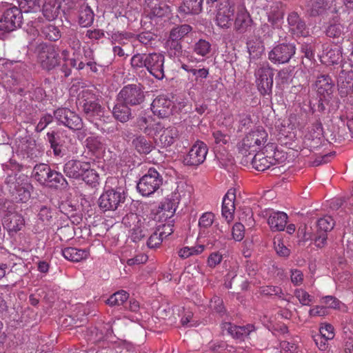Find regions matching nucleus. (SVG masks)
Instances as JSON below:
<instances>
[{
	"label": "nucleus",
	"mask_w": 353,
	"mask_h": 353,
	"mask_svg": "<svg viewBox=\"0 0 353 353\" xmlns=\"http://www.w3.org/2000/svg\"><path fill=\"white\" fill-rule=\"evenodd\" d=\"M78 105L85 118L92 123L101 119L104 114L105 109L100 104L98 96L92 90H83L79 94Z\"/></svg>",
	"instance_id": "nucleus-1"
},
{
	"label": "nucleus",
	"mask_w": 353,
	"mask_h": 353,
	"mask_svg": "<svg viewBox=\"0 0 353 353\" xmlns=\"http://www.w3.org/2000/svg\"><path fill=\"white\" fill-rule=\"evenodd\" d=\"M268 133L263 128L252 130L238 144V150L244 156L257 152L268 141Z\"/></svg>",
	"instance_id": "nucleus-2"
},
{
	"label": "nucleus",
	"mask_w": 353,
	"mask_h": 353,
	"mask_svg": "<svg viewBox=\"0 0 353 353\" xmlns=\"http://www.w3.org/2000/svg\"><path fill=\"white\" fill-rule=\"evenodd\" d=\"M38 61L41 68L51 70L60 64L61 57L57 46L47 43H41L36 48Z\"/></svg>",
	"instance_id": "nucleus-3"
},
{
	"label": "nucleus",
	"mask_w": 353,
	"mask_h": 353,
	"mask_svg": "<svg viewBox=\"0 0 353 353\" xmlns=\"http://www.w3.org/2000/svg\"><path fill=\"white\" fill-rule=\"evenodd\" d=\"M163 179L155 168H150L139 181L137 188L140 194L148 196L154 194L162 185Z\"/></svg>",
	"instance_id": "nucleus-4"
},
{
	"label": "nucleus",
	"mask_w": 353,
	"mask_h": 353,
	"mask_svg": "<svg viewBox=\"0 0 353 353\" xmlns=\"http://www.w3.org/2000/svg\"><path fill=\"white\" fill-rule=\"evenodd\" d=\"M258 90L263 95H270L273 86L274 70L269 63L263 62L255 70Z\"/></svg>",
	"instance_id": "nucleus-5"
},
{
	"label": "nucleus",
	"mask_w": 353,
	"mask_h": 353,
	"mask_svg": "<svg viewBox=\"0 0 353 353\" xmlns=\"http://www.w3.org/2000/svg\"><path fill=\"white\" fill-rule=\"evenodd\" d=\"M296 53V46L292 43H281L275 45L268 52V59L274 64L288 63Z\"/></svg>",
	"instance_id": "nucleus-6"
},
{
	"label": "nucleus",
	"mask_w": 353,
	"mask_h": 353,
	"mask_svg": "<svg viewBox=\"0 0 353 353\" xmlns=\"http://www.w3.org/2000/svg\"><path fill=\"white\" fill-rule=\"evenodd\" d=\"M125 200L123 191L110 189L105 191L99 199V206L103 212L114 211L122 205Z\"/></svg>",
	"instance_id": "nucleus-7"
},
{
	"label": "nucleus",
	"mask_w": 353,
	"mask_h": 353,
	"mask_svg": "<svg viewBox=\"0 0 353 353\" xmlns=\"http://www.w3.org/2000/svg\"><path fill=\"white\" fill-rule=\"evenodd\" d=\"M144 100V92L141 85L137 84L124 86L119 92L117 98V101L131 106L140 105Z\"/></svg>",
	"instance_id": "nucleus-8"
},
{
	"label": "nucleus",
	"mask_w": 353,
	"mask_h": 353,
	"mask_svg": "<svg viewBox=\"0 0 353 353\" xmlns=\"http://www.w3.org/2000/svg\"><path fill=\"white\" fill-rule=\"evenodd\" d=\"M22 19L23 16L20 9L17 7L7 9L0 18V35L19 28L22 23Z\"/></svg>",
	"instance_id": "nucleus-9"
},
{
	"label": "nucleus",
	"mask_w": 353,
	"mask_h": 353,
	"mask_svg": "<svg viewBox=\"0 0 353 353\" xmlns=\"http://www.w3.org/2000/svg\"><path fill=\"white\" fill-rule=\"evenodd\" d=\"M131 220L136 221L130 230V238L134 242H138L150 234L156 225V221L151 219L139 218L137 215H130Z\"/></svg>",
	"instance_id": "nucleus-10"
},
{
	"label": "nucleus",
	"mask_w": 353,
	"mask_h": 353,
	"mask_svg": "<svg viewBox=\"0 0 353 353\" xmlns=\"http://www.w3.org/2000/svg\"><path fill=\"white\" fill-rule=\"evenodd\" d=\"M232 25L234 30L238 34L251 31L254 21L245 6L236 5Z\"/></svg>",
	"instance_id": "nucleus-11"
},
{
	"label": "nucleus",
	"mask_w": 353,
	"mask_h": 353,
	"mask_svg": "<svg viewBox=\"0 0 353 353\" xmlns=\"http://www.w3.org/2000/svg\"><path fill=\"white\" fill-rule=\"evenodd\" d=\"M57 121L73 130H79L83 128L81 118L74 112L66 108H58L54 112Z\"/></svg>",
	"instance_id": "nucleus-12"
},
{
	"label": "nucleus",
	"mask_w": 353,
	"mask_h": 353,
	"mask_svg": "<svg viewBox=\"0 0 353 353\" xmlns=\"http://www.w3.org/2000/svg\"><path fill=\"white\" fill-rule=\"evenodd\" d=\"M165 56L160 52L148 53L145 68L154 78L162 80L165 77Z\"/></svg>",
	"instance_id": "nucleus-13"
},
{
	"label": "nucleus",
	"mask_w": 353,
	"mask_h": 353,
	"mask_svg": "<svg viewBox=\"0 0 353 353\" xmlns=\"http://www.w3.org/2000/svg\"><path fill=\"white\" fill-rule=\"evenodd\" d=\"M236 5L229 1L220 3L216 15V22L221 28L228 29L232 26Z\"/></svg>",
	"instance_id": "nucleus-14"
},
{
	"label": "nucleus",
	"mask_w": 353,
	"mask_h": 353,
	"mask_svg": "<svg viewBox=\"0 0 353 353\" xmlns=\"http://www.w3.org/2000/svg\"><path fill=\"white\" fill-rule=\"evenodd\" d=\"M9 208L10 210L3 217V225L9 234L13 236L23 228L25 221L20 214L12 210V207Z\"/></svg>",
	"instance_id": "nucleus-15"
},
{
	"label": "nucleus",
	"mask_w": 353,
	"mask_h": 353,
	"mask_svg": "<svg viewBox=\"0 0 353 353\" xmlns=\"http://www.w3.org/2000/svg\"><path fill=\"white\" fill-rule=\"evenodd\" d=\"M208 151L207 145L203 142L197 141L191 148L184 162L188 165L197 166L204 162Z\"/></svg>",
	"instance_id": "nucleus-16"
},
{
	"label": "nucleus",
	"mask_w": 353,
	"mask_h": 353,
	"mask_svg": "<svg viewBox=\"0 0 353 353\" xmlns=\"http://www.w3.org/2000/svg\"><path fill=\"white\" fill-rule=\"evenodd\" d=\"M88 162L71 159L63 166V172L69 178L79 179L89 168Z\"/></svg>",
	"instance_id": "nucleus-17"
},
{
	"label": "nucleus",
	"mask_w": 353,
	"mask_h": 353,
	"mask_svg": "<svg viewBox=\"0 0 353 353\" xmlns=\"http://www.w3.org/2000/svg\"><path fill=\"white\" fill-rule=\"evenodd\" d=\"M151 109L154 115L165 118L172 113V102L167 97L159 95L153 100Z\"/></svg>",
	"instance_id": "nucleus-18"
},
{
	"label": "nucleus",
	"mask_w": 353,
	"mask_h": 353,
	"mask_svg": "<svg viewBox=\"0 0 353 353\" xmlns=\"http://www.w3.org/2000/svg\"><path fill=\"white\" fill-rule=\"evenodd\" d=\"M145 10L150 18H161L168 15L170 10L163 0H145Z\"/></svg>",
	"instance_id": "nucleus-19"
},
{
	"label": "nucleus",
	"mask_w": 353,
	"mask_h": 353,
	"mask_svg": "<svg viewBox=\"0 0 353 353\" xmlns=\"http://www.w3.org/2000/svg\"><path fill=\"white\" fill-rule=\"evenodd\" d=\"M288 23L290 32L296 36L307 37L309 34V29L305 22L296 12H290L288 16Z\"/></svg>",
	"instance_id": "nucleus-20"
},
{
	"label": "nucleus",
	"mask_w": 353,
	"mask_h": 353,
	"mask_svg": "<svg viewBox=\"0 0 353 353\" xmlns=\"http://www.w3.org/2000/svg\"><path fill=\"white\" fill-rule=\"evenodd\" d=\"M137 127L146 135L155 138L157 132L161 129V123L155 122L150 116H140L137 119Z\"/></svg>",
	"instance_id": "nucleus-21"
},
{
	"label": "nucleus",
	"mask_w": 353,
	"mask_h": 353,
	"mask_svg": "<svg viewBox=\"0 0 353 353\" xmlns=\"http://www.w3.org/2000/svg\"><path fill=\"white\" fill-rule=\"evenodd\" d=\"M235 189H230L223 197L222 203V215L229 223L234 218L235 210L234 200L236 198Z\"/></svg>",
	"instance_id": "nucleus-22"
},
{
	"label": "nucleus",
	"mask_w": 353,
	"mask_h": 353,
	"mask_svg": "<svg viewBox=\"0 0 353 353\" xmlns=\"http://www.w3.org/2000/svg\"><path fill=\"white\" fill-rule=\"evenodd\" d=\"M341 48L336 45L325 44L323 46L322 61L327 64H337L341 59Z\"/></svg>",
	"instance_id": "nucleus-23"
},
{
	"label": "nucleus",
	"mask_w": 353,
	"mask_h": 353,
	"mask_svg": "<svg viewBox=\"0 0 353 353\" xmlns=\"http://www.w3.org/2000/svg\"><path fill=\"white\" fill-rule=\"evenodd\" d=\"M223 327L233 338L239 340H244L254 330V327L252 324L239 326L230 323H226L224 324Z\"/></svg>",
	"instance_id": "nucleus-24"
},
{
	"label": "nucleus",
	"mask_w": 353,
	"mask_h": 353,
	"mask_svg": "<svg viewBox=\"0 0 353 353\" xmlns=\"http://www.w3.org/2000/svg\"><path fill=\"white\" fill-rule=\"evenodd\" d=\"M315 88L318 94L325 98L332 94L334 82L328 74H321L317 77Z\"/></svg>",
	"instance_id": "nucleus-25"
},
{
	"label": "nucleus",
	"mask_w": 353,
	"mask_h": 353,
	"mask_svg": "<svg viewBox=\"0 0 353 353\" xmlns=\"http://www.w3.org/2000/svg\"><path fill=\"white\" fill-rule=\"evenodd\" d=\"M62 256L68 261L72 262H79L86 259L90 252L88 249H81L74 247H67L61 250Z\"/></svg>",
	"instance_id": "nucleus-26"
},
{
	"label": "nucleus",
	"mask_w": 353,
	"mask_h": 353,
	"mask_svg": "<svg viewBox=\"0 0 353 353\" xmlns=\"http://www.w3.org/2000/svg\"><path fill=\"white\" fill-rule=\"evenodd\" d=\"M159 134V141L162 147H168L174 143L179 137L178 130L175 127L165 128L161 125V129L157 132V136Z\"/></svg>",
	"instance_id": "nucleus-27"
},
{
	"label": "nucleus",
	"mask_w": 353,
	"mask_h": 353,
	"mask_svg": "<svg viewBox=\"0 0 353 353\" xmlns=\"http://www.w3.org/2000/svg\"><path fill=\"white\" fill-rule=\"evenodd\" d=\"M288 221V215L283 212H272L269 215L268 223L272 231H283Z\"/></svg>",
	"instance_id": "nucleus-28"
},
{
	"label": "nucleus",
	"mask_w": 353,
	"mask_h": 353,
	"mask_svg": "<svg viewBox=\"0 0 353 353\" xmlns=\"http://www.w3.org/2000/svg\"><path fill=\"white\" fill-rule=\"evenodd\" d=\"M131 145L139 154H149L154 148L152 142L143 135H134Z\"/></svg>",
	"instance_id": "nucleus-29"
},
{
	"label": "nucleus",
	"mask_w": 353,
	"mask_h": 353,
	"mask_svg": "<svg viewBox=\"0 0 353 353\" xmlns=\"http://www.w3.org/2000/svg\"><path fill=\"white\" fill-rule=\"evenodd\" d=\"M112 109V114L115 119L121 123H125L132 118V111L128 105L117 101Z\"/></svg>",
	"instance_id": "nucleus-30"
},
{
	"label": "nucleus",
	"mask_w": 353,
	"mask_h": 353,
	"mask_svg": "<svg viewBox=\"0 0 353 353\" xmlns=\"http://www.w3.org/2000/svg\"><path fill=\"white\" fill-rule=\"evenodd\" d=\"M276 160L271 157H265L263 153H257L252 160V165L258 171H264L274 165Z\"/></svg>",
	"instance_id": "nucleus-31"
},
{
	"label": "nucleus",
	"mask_w": 353,
	"mask_h": 353,
	"mask_svg": "<svg viewBox=\"0 0 353 353\" xmlns=\"http://www.w3.org/2000/svg\"><path fill=\"white\" fill-rule=\"evenodd\" d=\"M50 167L45 163L37 164L32 171V176L41 185H46L49 174L51 173Z\"/></svg>",
	"instance_id": "nucleus-32"
},
{
	"label": "nucleus",
	"mask_w": 353,
	"mask_h": 353,
	"mask_svg": "<svg viewBox=\"0 0 353 353\" xmlns=\"http://www.w3.org/2000/svg\"><path fill=\"white\" fill-rule=\"evenodd\" d=\"M60 5L57 0H44L42 8L43 16L49 21L55 19L59 13Z\"/></svg>",
	"instance_id": "nucleus-33"
},
{
	"label": "nucleus",
	"mask_w": 353,
	"mask_h": 353,
	"mask_svg": "<svg viewBox=\"0 0 353 353\" xmlns=\"http://www.w3.org/2000/svg\"><path fill=\"white\" fill-rule=\"evenodd\" d=\"M203 0H184L179 11L185 14H196L202 10Z\"/></svg>",
	"instance_id": "nucleus-34"
},
{
	"label": "nucleus",
	"mask_w": 353,
	"mask_h": 353,
	"mask_svg": "<svg viewBox=\"0 0 353 353\" xmlns=\"http://www.w3.org/2000/svg\"><path fill=\"white\" fill-rule=\"evenodd\" d=\"M94 21V12L88 5H81L79 13V23L82 27L90 26Z\"/></svg>",
	"instance_id": "nucleus-35"
},
{
	"label": "nucleus",
	"mask_w": 353,
	"mask_h": 353,
	"mask_svg": "<svg viewBox=\"0 0 353 353\" xmlns=\"http://www.w3.org/2000/svg\"><path fill=\"white\" fill-rule=\"evenodd\" d=\"M41 34L45 39L51 41H57L61 37V31L59 28L50 23L46 24L43 26Z\"/></svg>",
	"instance_id": "nucleus-36"
},
{
	"label": "nucleus",
	"mask_w": 353,
	"mask_h": 353,
	"mask_svg": "<svg viewBox=\"0 0 353 353\" xmlns=\"http://www.w3.org/2000/svg\"><path fill=\"white\" fill-rule=\"evenodd\" d=\"M48 178L46 185L50 187L64 188L68 185L66 179L61 172L51 170V173L49 174Z\"/></svg>",
	"instance_id": "nucleus-37"
},
{
	"label": "nucleus",
	"mask_w": 353,
	"mask_h": 353,
	"mask_svg": "<svg viewBox=\"0 0 353 353\" xmlns=\"http://www.w3.org/2000/svg\"><path fill=\"white\" fill-rule=\"evenodd\" d=\"M327 5V0H312L307 4V11L311 16H317L325 12Z\"/></svg>",
	"instance_id": "nucleus-38"
},
{
	"label": "nucleus",
	"mask_w": 353,
	"mask_h": 353,
	"mask_svg": "<svg viewBox=\"0 0 353 353\" xmlns=\"http://www.w3.org/2000/svg\"><path fill=\"white\" fill-rule=\"evenodd\" d=\"M211 238L214 242V245L217 248L223 247L225 245L226 240L229 239L226 231H224L222 227L215 225V230L211 234Z\"/></svg>",
	"instance_id": "nucleus-39"
},
{
	"label": "nucleus",
	"mask_w": 353,
	"mask_h": 353,
	"mask_svg": "<svg viewBox=\"0 0 353 353\" xmlns=\"http://www.w3.org/2000/svg\"><path fill=\"white\" fill-rule=\"evenodd\" d=\"M128 298L129 294L127 292L120 290L111 295L106 303L110 306H119L125 303Z\"/></svg>",
	"instance_id": "nucleus-40"
},
{
	"label": "nucleus",
	"mask_w": 353,
	"mask_h": 353,
	"mask_svg": "<svg viewBox=\"0 0 353 353\" xmlns=\"http://www.w3.org/2000/svg\"><path fill=\"white\" fill-rule=\"evenodd\" d=\"M211 44L204 39H199L193 46V52L199 56L205 57L210 53Z\"/></svg>",
	"instance_id": "nucleus-41"
},
{
	"label": "nucleus",
	"mask_w": 353,
	"mask_h": 353,
	"mask_svg": "<svg viewBox=\"0 0 353 353\" xmlns=\"http://www.w3.org/2000/svg\"><path fill=\"white\" fill-rule=\"evenodd\" d=\"M294 294L302 305L309 306L314 302V297L302 288L295 289Z\"/></svg>",
	"instance_id": "nucleus-42"
},
{
	"label": "nucleus",
	"mask_w": 353,
	"mask_h": 353,
	"mask_svg": "<svg viewBox=\"0 0 353 353\" xmlns=\"http://www.w3.org/2000/svg\"><path fill=\"white\" fill-rule=\"evenodd\" d=\"M81 179L89 185L95 188L99 184V176L97 172L93 169L90 168L89 163V168L83 174Z\"/></svg>",
	"instance_id": "nucleus-43"
},
{
	"label": "nucleus",
	"mask_w": 353,
	"mask_h": 353,
	"mask_svg": "<svg viewBox=\"0 0 353 353\" xmlns=\"http://www.w3.org/2000/svg\"><path fill=\"white\" fill-rule=\"evenodd\" d=\"M192 27L188 24H183L173 28L170 34V37L173 40L180 41L183 37L192 31Z\"/></svg>",
	"instance_id": "nucleus-44"
},
{
	"label": "nucleus",
	"mask_w": 353,
	"mask_h": 353,
	"mask_svg": "<svg viewBox=\"0 0 353 353\" xmlns=\"http://www.w3.org/2000/svg\"><path fill=\"white\" fill-rule=\"evenodd\" d=\"M334 226V221L330 216L320 218L317 221V227L319 232L327 233L332 230Z\"/></svg>",
	"instance_id": "nucleus-45"
},
{
	"label": "nucleus",
	"mask_w": 353,
	"mask_h": 353,
	"mask_svg": "<svg viewBox=\"0 0 353 353\" xmlns=\"http://www.w3.org/2000/svg\"><path fill=\"white\" fill-rule=\"evenodd\" d=\"M176 207L174 203L169 199L165 200L159 207L158 215L164 216V213L167 212V217H172L175 213Z\"/></svg>",
	"instance_id": "nucleus-46"
},
{
	"label": "nucleus",
	"mask_w": 353,
	"mask_h": 353,
	"mask_svg": "<svg viewBox=\"0 0 353 353\" xmlns=\"http://www.w3.org/2000/svg\"><path fill=\"white\" fill-rule=\"evenodd\" d=\"M147 54L137 53L134 54L130 60V64L134 70H139L146 66Z\"/></svg>",
	"instance_id": "nucleus-47"
},
{
	"label": "nucleus",
	"mask_w": 353,
	"mask_h": 353,
	"mask_svg": "<svg viewBox=\"0 0 353 353\" xmlns=\"http://www.w3.org/2000/svg\"><path fill=\"white\" fill-rule=\"evenodd\" d=\"M260 292L265 296H276L280 299H285L282 289L278 286H263L261 288Z\"/></svg>",
	"instance_id": "nucleus-48"
},
{
	"label": "nucleus",
	"mask_w": 353,
	"mask_h": 353,
	"mask_svg": "<svg viewBox=\"0 0 353 353\" xmlns=\"http://www.w3.org/2000/svg\"><path fill=\"white\" fill-rule=\"evenodd\" d=\"M343 34V26L340 23L330 25L326 29V34L329 37L339 38Z\"/></svg>",
	"instance_id": "nucleus-49"
},
{
	"label": "nucleus",
	"mask_w": 353,
	"mask_h": 353,
	"mask_svg": "<svg viewBox=\"0 0 353 353\" xmlns=\"http://www.w3.org/2000/svg\"><path fill=\"white\" fill-rule=\"evenodd\" d=\"M134 34L128 32H114L112 36V40L119 44H125V41L130 40L134 37Z\"/></svg>",
	"instance_id": "nucleus-50"
},
{
	"label": "nucleus",
	"mask_w": 353,
	"mask_h": 353,
	"mask_svg": "<svg viewBox=\"0 0 353 353\" xmlns=\"http://www.w3.org/2000/svg\"><path fill=\"white\" fill-rule=\"evenodd\" d=\"M319 332L320 335L327 339H333L335 336L334 327L331 324L327 323H321Z\"/></svg>",
	"instance_id": "nucleus-51"
},
{
	"label": "nucleus",
	"mask_w": 353,
	"mask_h": 353,
	"mask_svg": "<svg viewBox=\"0 0 353 353\" xmlns=\"http://www.w3.org/2000/svg\"><path fill=\"white\" fill-rule=\"evenodd\" d=\"M19 2L25 12H32L39 8V0H19Z\"/></svg>",
	"instance_id": "nucleus-52"
},
{
	"label": "nucleus",
	"mask_w": 353,
	"mask_h": 353,
	"mask_svg": "<svg viewBox=\"0 0 353 353\" xmlns=\"http://www.w3.org/2000/svg\"><path fill=\"white\" fill-rule=\"evenodd\" d=\"M214 220V214L212 212H205L203 213L199 220V226L201 228H208L210 227Z\"/></svg>",
	"instance_id": "nucleus-53"
},
{
	"label": "nucleus",
	"mask_w": 353,
	"mask_h": 353,
	"mask_svg": "<svg viewBox=\"0 0 353 353\" xmlns=\"http://www.w3.org/2000/svg\"><path fill=\"white\" fill-rule=\"evenodd\" d=\"M290 280L294 286L301 285L304 281L303 272L299 269H291Z\"/></svg>",
	"instance_id": "nucleus-54"
},
{
	"label": "nucleus",
	"mask_w": 353,
	"mask_h": 353,
	"mask_svg": "<svg viewBox=\"0 0 353 353\" xmlns=\"http://www.w3.org/2000/svg\"><path fill=\"white\" fill-rule=\"evenodd\" d=\"M191 74L194 77V80L196 82L203 83V79H205L209 76V69L206 68H193L191 70Z\"/></svg>",
	"instance_id": "nucleus-55"
},
{
	"label": "nucleus",
	"mask_w": 353,
	"mask_h": 353,
	"mask_svg": "<svg viewBox=\"0 0 353 353\" xmlns=\"http://www.w3.org/2000/svg\"><path fill=\"white\" fill-rule=\"evenodd\" d=\"M274 249L276 253L283 257H288L290 254V250L283 244L281 239H274Z\"/></svg>",
	"instance_id": "nucleus-56"
},
{
	"label": "nucleus",
	"mask_w": 353,
	"mask_h": 353,
	"mask_svg": "<svg viewBox=\"0 0 353 353\" xmlns=\"http://www.w3.org/2000/svg\"><path fill=\"white\" fill-rule=\"evenodd\" d=\"M166 43L171 55H179L181 52L182 47L179 40L169 37Z\"/></svg>",
	"instance_id": "nucleus-57"
},
{
	"label": "nucleus",
	"mask_w": 353,
	"mask_h": 353,
	"mask_svg": "<svg viewBox=\"0 0 353 353\" xmlns=\"http://www.w3.org/2000/svg\"><path fill=\"white\" fill-rule=\"evenodd\" d=\"M38 217L39 220L43 223V224L48 225L52 217L50 208L46 205L41 207Z\"/></svg>",
	"instance_id": "nucleus-58"
},
{
	"label": "nucleus",
	"mask_w": 353,
	"mask_h": 353,
	"mask_svg": "<svg viewBox=\"0 0 353 353\" xmlns=\"http://www.w3.org/2000/svg\"><path fill=\"white\" fill-rule=\"evenodd\" d=\"M30 186L28 183H25L23 186L16 188V185L14 188H16V194L18 196L16 198H18L20 201L22 202H25L26 200H28L30 196V193L28 190V188Z\"/></svg>",
	"instance_id": "nucleus-59"
},
{
	"label": "nucleus",
	"mask_w": 353,
	"mask_h": 353,
	"mask_svg": "<svg viewBox=\"0 0 353 353\" xmlns=\"http://www.w3.org/2000/svg\"><path fill=\"white\" fill-rule=\"evenodd\" d=\"M244 225L241 223H236L232 230V238L237 241H241L244 237Z\"/></svg>",
	"instance_id": "nucleus-60"
},
{
	"label": "nucleus",
	"mask_w": 353,
	"mask_h": 353,
	"mask_svg": "<svg viewBox=\"0 0 353 353\" xmlns=\"http://www.w3.org/2000/svg\"><path fill=\"white\" fill-rule=\"evenodd\" d=\"M163 241L162 234H160L157 231H154L150 234L147 245L150 248H154L159 246Z\"/></svg>",
	"instance_id": "nucleus-61"
},
{
	"label": "nucleus",
	"mask_w": 353,
	"mask_h": 353,
	"mask_svg": "<svg viewBox=\"0 0 353 353\" xmlns=\"http://www.w3.org/2000/svg\"><path fill=\"white\" fill-rule=\"evenodd\" d=\"M321 303L329 308L338 309L341 302L333 296H326L321 299Z\"/></svg>",
	"instance_id": "nucleus-62"
},
{
	"label": "nucleus",
	"mask_w": 353,
	"mask_h": 353,
	"mask_svg": "<svg viewBox=\"0 0 353 353\" xmlns=\"http://www.w3.org/2000/svg\"><path fill=\"white\" fill-rule=\"evenodd\" d=\"M181 323L184 327H194L197 325L196 321L193 319V313L191 311H187L181 319Z\"/></svg>",
	"instance_id": "nucleus-63"
},
{
	"label": "nucleus",
	"mask_w": 353,
	"mask_h": 353,
	"mask_svg": "<svg viewBox=\"0 0 353 353\" xmlns=\"http://www.w3.org/2000/svg\"><path fill=\"white\" fill-rule=\"evenodd\" d=\"M351 80L352 78L350 77V74L343 71L339 75L338 84L341 88L350 89L352 87Z\"/></svg>",
	"instance_id": "nucleus-64"
}]
</instances>
